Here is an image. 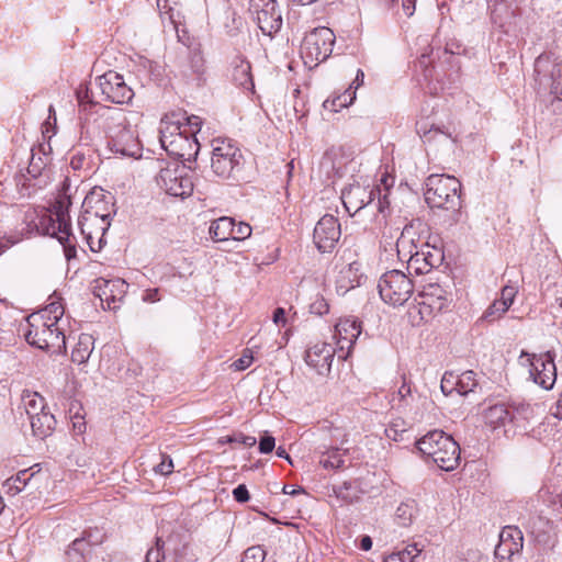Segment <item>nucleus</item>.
<instances>
[{
	"mask_svg": "<svg viewBox=\"0 0 562 562\" xmlns=\"http://www.w3.org/2000/svg\"><path fill=\"white\" fill-rule=\"evenodd\" d=\"M89 548L90 544L86 538H78L71 542L66 553L71 560L80 561V559L85 557V553L89 550Z\"/></svg>",
	"mask_w": 562,
	"mask_h": 562,
	"instance_id": "42",
	"label": "nucleus"
},
{
	"mask_svg": "<svg viewBox=\"0 0 562 562\" xmlns=\"http://www.w3.org/2000/svg\"><path fill=\"white\" fill-rule=\"evenodd\" d=\"M136 67L138 68L139 72H144L149 78L151 76H160V66L148 58L139 57Z\"/></svg>",
	"mask_w": 562,
	"mask_h": 562,
	"instance_id": "43",
	"label": "nucleus"
},
{
	"mask_svg": "<svg viewBox=\"0 0 562 562\" xmlns=\"http://www.w3.org/2000/svg\"><path fill=\"white\" fill-rule=\"evenodd\" d=\"M232 79L247 91H252L255 88L250 63L241 55H237L232 61Z\"/></svg>",
	"mask_w": 562,
	"mask_h": 562,
	"instance_id": "22",
	"label": "nucleus"
},
{
	"mask_svg": "<svg viewBox=\"0 0 562 562\" xmlns=\"http://www.w3.org/2000/svg\"><path fill=\"white\" fill-rule=\"evenodd\" d=\"M71 204L68 195L59 196L53 204L49 215L50 225L47 234L57 237L64 247L65 257L70 260L76 257V237L70 231L69 206Z\"/></svg>",
	"mask_w": 562,
	"mask_h": 562,
	"instance_id": "6",
	"label": "nucleus"
},
{
	"mask_svg": "<svg viewBox=\"0 0 562 562\" xmlns=\"http://www.w3.org/2000/svg\"><path fill=\"white\" fill-rule=\"evenodd\" d=\"M522 544L524 536L521 530L515 526H506L499 533V541L495 548V557L502 560H509L522 550Z\"/></svg>",
	"mask_w": 562,
	"mask_h": 562,
	"instance_id": "18",
	"label": "nucleus"
},
{
	"mask_svg": "<svg viewBox=\"0 0 562 562\" xmlns=\"http://www.w3.org/2000/svg\"><path fill=\"white\" fill-rule=\"evenodd\" d=\"M395 178L384 170L381 173L380 184L373 188L375 190V196L378 198L376 207L378 211L385 216L386 211L390 209V195L391 189L394 187Z\"/></svg>",
	"mask_w": 562,
	"mask_h": 562,
	"instance_id": "25",
	"label": "nucleus"
},
{
	"mask_svg": "<svg viewBox=\"0 0 562 562\" xmlns=\"http://www.w3.org/2000/svg\"><path fill=\"white\" fill-rule=\"evenodd\" d=\"M159 134L161 147L170 156L188 160L198 154V139L189 136L187 128L182 130L179 122L161 121Z\"/></svg>",
	"mask_w": 562,
	"mask_h": 562,
	"instance_id": "5",
	"label": "nucleus"
},
{
	"mask_svg": "<svg viewBox=\"0 0 562 562\" xmlns=\"http://www.w3.org/2000/svg\"><path fill=\"white\" fill-rule=\"evenodd\" d=\"M97 283V295L101 302L105 303L109 310L117 308L116 303L121 302L125 296L128 284L120 278L114 280L100 279Z\"/></svg>",
	"mask_w": 562,
	"mask_h": 562,
	"instance_id": "19",
	"label": "nucleus"
},
{
	"mask_svg": "<svg viewBox=\"0 0 562 562\" xmlns=\"http://www.w3.org/2000/svg\"><path fill=\"white\" fill-rule=\"evenodd\" d=\"M206 66H205V59L202 54V50L200 47H194L189 50L188 59L182 65V74L183 75H193L198 79H201L202 76L205 74Z\"/></svg>",
	"mask_w": 562,
	"mask_h": 562,
	"instance_id": "29",
	"label": "nucleus"
},
{
	"mask_svg": "<svg viewBox=\"0 0 562 562\" xmlns=\"http://www.w3.org/2000/svg\"><path fill=\"white\" fill-rule=\"evenodd\" d=\"M178 2L177 0H157V9L161 18L167 16L173 27H177L179 21V13L176 14L173 5Z\"/></svg>",
	"mask_w": 562,
	"mask_h": 562,
	"instance_id": "41",
	"label": "nucleus"
},
{
	"mask_svg": "<svg viewBox=\"0 0 562 562\" xmlns=\"http://www.w3.org/2000/svg\"><path fill=\"white\" fill-rule=\"evenodd\" d=\"M249 11L263 34L271 35L281 29L282 16L276 0H250Z\"/></svg>",
	"mask_w": 562,
	"mask_h": 562,
	"instance_id": "14",
	"label": "nucleus"
},
{
	"mask_svg": "<svg viewBox=\"0 0 562 562\" xmlns=\"http://www.w3.org/2000/svg\"><path fill=\"white\" fill-rule=\"evenodd\" d=\"M109 214L100 215L97 211L92 212L88 209L79 216L78 227L81 235L87 240L90 249L95 251L93 238L94 236L103 235L106 227L109 226Z\"/></svg>",
	"mask_w": 562,
	"mask_h": 562,
	"instance_id": "17",
	"label": "nucleus"
},
{
	"mask_svg": "<svg viewBox=\"0 0 562 562\" xmlns=\"http://www.w3.org/2000/svg\"><path fill=\"white\" fill-rule=\"evenodd\" d=\"M420 400V395L413 392L411 382H407L405 378H403V383L398 387L397 392L392 395L391 403L393 407L400 411L412 412L415 404Z\"/></svg>",
	"mask_w": 562,
	"mask_h": 562,
	"instance_id": "23",
	"label": "nucleus"
},
{
	"mask_svg": "<svg viewBox=\"0 0 562 562\" xmlns=\"http://www.w3.org/2000/svg\"><path fill=\"white\" fill-rule=\"evenodd\" d=\"M64 315V307L60 302L52 301L40 312L32 314L30 317L34 321H44L60 326V321Z\"/></svg>",
	"mask_w": 562,
	"mask_h": 562,
	"instance_id": "31",
	"label": "nucleus"
},
{
	"mask_svg": "<svg viewBox=\"0 0 562 562\" xmlns=\"http://www.w3.org/2000/svg\"><path fill=\"white\" fill-rule=\"evenodd\" d=\"M509 409L512 424L521 427L535 417L538 406L525 401H513L509 404Z\"/></svg>",
	"mask_w": 562,
	"mask_h": 562,
	"instance_id": "26",
	"label": "nucleus"
},
{
	"mask_svg": "<svg viewBox=\"0 0 562 562\" xmlns=\"http://www.w3.org/2000/svg\"><path fill=\"white\" fill-rule=\"evenodd\" d=\"M157 184L166 193L177 198L189 196L193 191L190 171L184 165L178 162L169 164L159 171Z\"/></svg>",
	"mask_w": 562,
	"mask_h": 562,
	"instance_id": "10",
	"label": "nucleus"
},
{
	"mask_svg": "<svg viewBox=\"0 0 562 562\" xmlns=\"http://www.w3.org/2000/svg\"><path fill=\"white\" fill-rule=\"evenodd\" d=\"M475 373L471 370L462 372L460 375H454V389L460 395H467L472 392L477 385Z\"/></svg>",
	"mask_w": 562,
	"mask_h": 562,
	"instance_id": "38",
	"label": "nucleus"
},
{
	"mask_svg": "<svg viewBox=\"0 0 562 562\" xmlns=\"http://www.w3.org/2000/svg\"><path fill=\"white\" fill-rule=\"evenodd\" d=\"M266 560V551L260 546H254L248 548L244 554L240 562H265Z\"/></svg>",
	"mask_w": 562,
	"mask_h": 562,
	"instance_id": "45",
	"label": "nucleus"
},
{
	"mask_svg": "<svg viewBox=\"0 0 562 562\" xmlns=\"http://www.w3.org/2000/svg\"><path fill=\"white\" fill-rule=\"evenodd\" d=\"M329 310V306L327 302L323 297H317L312 304H311V311L314 314L323 315L326 314Z\"/></svg>",
	"mask_w": 562,
	"mask_h": 562,
	"instance_id": "57",
	"label": "nucleus"
},
{
	"mask_svg": "<svg viewBox=\"0 0 562 562\" xmlns=\"http://www.w3.org/2000/svg\"><path fill=\"white\" fill-rule=\"evenodd\" d=\"M32 476L33 474L27 475V470L20 471L15 476L8 479L3 486L7 487L12 495H15L24 488Z\"/></svg>",
	"mask_w": 562,
	"mask_h": 562,
	"instance_id": "40",
	"label": "nucleus"
},
{
	"mask_svg": "<svg viewBox=\"0 0 562 562\" xmlns=\"http://www.w3.org/2000/svg\"><path fill=\"white\" fill-rule=\"evenodd\" d=\"M341 235L340 224L334 215H324L315 225L314 243L321 252L331 251Z\"/></svg>",
	"mask_w": 562,
	"mask_h": 562,
	"instance_id": "15",
	"label": "nucleus"
},
{
	"mask_svg": "<svg viewBox=\"0 0 562 562\" xmlns=\"http://www.w3.org/2000/svg\"><path fill=\"white\" fill-rule=\"evenodd\" d=\"M251 232H252V229L249 224L244 223V222H239L238 224H236L234 222L231 239L244 240L251 235Z\"/></svg>",
	"mask_w": 562,
	"mask_h": 562,
	"instance_id": "47",
	"label": "nucleus"
},
{
	"mask_svg": "<svg viewBox=\"0 0 562 562\" xmlns=\"http://www.w3.org/2000/svg\"><path fill=\"white\" fill-rule=\"evenodd\" d=\"M276 439L272 436H265L259 441V451L261 453H269L274 449Z\"/></svg>",
	"mask_w": 562,
	"mask_h": 562,
	"instance_id": "58",
	"label": "nucleus"
},
{
	"mask_svg": "<svg viewBox=\"0 0 562 562\" xmlns=\"http://www.w3.org/2000/svg\"><path fill=\"white\" fill-rule=\"evenodd\" d=\"M155 472L161 475H169L173 471L172 459L167 454H161V462L155 467Z\"/></svg>",
	"mask_w": 562,
	"mask_h": 562,
	"instance_id": "50",
	"label": "nucleus"
},
{
	"mask_svg": "<svg viewBox=\"0 0 562 562\" xmlns=\"http://www.w3.org/2000/svg\"><path fill=\"white\" fill-rule=\"evenodd\" d=\"M498 304H501V301L499 300H495L490 306L485 311L484 313V318L492 322V321H495L497 318H499L502 315H504L508 308H502V306H499Z\"/></svg>",
	"mask_w": 562,
	"mask_h": 562,
	"instance_id": "48",
	"label": "nucleus"
},
{
	"mask_svg": "<svg viewBox=\"0 0 562 562\" xmlns=\"http://www.w3.org/2000/svg\"><path fill=\"white\" fill-rule=\"evenodd\" d=\"M26 341L40 349L53 353L66 351V337L60 326L44 321H34L29 317V330L25 333Z\"/></svg>",
	"mask_w": 562,
	"mask_h": 562,
	"instance_id": "7",
	"label": "nucleus"
},
{
	"mask_svg": "<svg viewBox=\"0 0 562 562\" xmlns=\"http://www.w3.org/2000/svg\"><path fill=\"white\" fill-rule=\"evenodd\" d=\"M227 20H229V22L225 23L226 34L234 37L240 32L244 26V21L235 12H229L227 14Z\"/></svg>",
	"mask_w": 562,
	"mask_h": 562,
	"instance_id": "44",
	"label": "nucleus"
},
{
	"mask_svg": "<svg viewBox=\"0 0 562 562\" xmlns=\"http://www.w3.org/2000/svg\"><path fill=\"white\" fill-rule=\"evenodd\" d=\"M335 44V34L328 27H317L307 34L302 44L306 57L317 63L326 60Z\"/></svg>",
	"mask_w": 562,
	"mask_h": 562,
	"instance_id": "13",
	"label": "nucleus"
},
{
	"mask_svg": "<svg viewBox=\"0 0 562 562\" xmlns=\"http://www.w3.org/2000/svg\"><path fill=\"white\" fill-rule=\"evenodd\" d=\"M143 301L147 303H155L160 301L158 289H148L143 294Z\"/></svg>",
	"mask_w": 562,
	"mask_h": 562,
	"instance_id": "63",
	"label": "nucleus"
},
{
	"mask_svg": "<svg viewBox=\"0 0 562 562\" xmlns=\"http://www.w3.org/2000/svg\"><path fill=\"white\" fill-rule=\"evenodd\" d=\"M234 218L223 216L213 221L210 225L209 233L213 240L224 241L232 237Z\"/></svg>",
	"mask_w": 562,
	"mask_h": 562,
	"instance_id": "30",
	"label": "nucleus"
},
{
	"mask_svg": "<svg viewBox=\"0 0 562 562\" xmlns=\"http://www.w3.org/2000/svg\"><path fill=\"white\" fill-rule=\"evenodd\" d=\"M431 313L432 308L430 303L423 301L408 308V321L413 326H420L431 316Z\"/></svg>",
	"mask_w": 562,
	"mask_h": 562,
	"instance_id": "37",
	"label": "nucleus"
},
{
	"mask_svg": "<svg viewBox=\"0 0 562 562\" xmlns=\"http://www.w3.org/2000/svg\"><path fill=\"white\" fill-rule=\"evenodd\" d=\"M416 0H398L392 8L401 4L403 14L407 18L412 16L415 12Z\"/></svg>",
	"mask_w": 562,
	"mask_h": 562,
	"instance_id": "60",
	"label": "nucleus"
},
{
	"mask_svg": "<svg viewBox=\"0 0 562 562\" xmlns=\"http://www.w3.org/2000/svg\"><path fill=\"white\" fill-rule=\"evenodd\" d=\"M520 361L528 367L529 376L543 390H551L557 381V368L550 352L535 355L522 351Z\"/></svg>",
	"mask_w": 562,
	"mask_h": 562,
	"instance_id": "11",
	"label": "nucleus"
},
{
	"mask_svg": "<svg viewBox=\"0 0 562 562\" xmlns=\"http://www.w3.org/2000/svg\"><path fill=\"white\" fill-rule=\"evenodd\" d=\"M440 389H441L442 393L446 394V395H449L453 391H456V389H454V375L452 373H450V374L446 373L442 376Z\"/></svg>",
	"mask_w": 562,
	"mask_h": 562,
	"instance_id": "53",
	"label": "nucleus"
},
{
	"mask_svg": "<svg viewBox=\"0 0 562 562\" xmlns=\"http://www.w3.org/2000/svg\"><path fill=\"white\" fill-rule=\"evenodd\" d=\"M95 88L100 91L101 102L109 101L112 103H128L134 91L128 87L123 77L115 71H108L95 79Z\"/></svg>",
	"mask_w": 562,
	"mask_h": 562,
	"instance_id": "12",
	"label": "nucleus"
},
{
	"mask_svg": "<svg viewBox=\"0 0 562 562\" xmlns=\"http://www.w3.org/2000/svg\"><path fill=\"white\" fill-rule=\"evenodd\" d=\"M212 147L211 168L213 172L220 178H231L241 166L240 149L227 138L213 139Z\"/></svg>",
	"mask_w": 562,
	"mask_h": 562,
	"instance_id": "9",
	"label": "nucleus"
},
{
	"mask_svg": "<svg viewBox=\"0 0 562 562\" xmlns=\"http://www.w3.org/2000/svg\"><path fill=\"white\" fill-rule=\"evenodd\" d=\"M252 362V356L250 353H247V352H244V355L238 358L237 360H235L232 364V367L236 370V371H241V370H245L247 369Z\"/></svg>",
	"mask_w": 562,
	"mask_h": 562,
	"instance_id": "56",
	"label": "nucleus"
},
{
	"mask_svg": "<svg viewBox=\"0 0 562 562\" xmlns=\"http://www.w3.org/2000/svg\"><path fill=\"white\" fill-rule=\"evenodd\" d=\"M108 126L110 150L120 157L138 158L142 156V145L137 131L131 125L122 110L115 111Z\"/></svg>",
	"mask_w": 562,
	"mask_h": 562,
	"instance_id": "2",
	"label": "nucleus"
},
{
	"mask_svg": "<svg viewBox=\"0 0 562 562\" xmlns=\"http://www.w3.org/2000/svg\"><path fill=\"white\" fill-rule=\"evenodd\" d=\"M396 516L403 519V525L409 524L413 517L412 507L407 504H401L396 509Z\"/></svg>",
	"mask_w": 562,
	"mask_h": 562,
	"instance_id": "54",
	"label": "nucleus"
},
{
	"mask_svg": "<svg viewBox=\"0 0 562 562\" xmlns=\"http://www.w3.org/2000/svg\"><path fill=\"white\" fill-rule=\"evenodd\" d=\"M93 350V340L90 335L81 334L71 351V360L78 364L87 362Z\"/></svg>",
	"mask_w": 562,
	"mask_h": 562,
	"instance_id": "32",
	"label": "nucleus"
},
{
	"mask_svg": "<svg viewBox=\"0 0 562 562\" xmlns=\"http://www.w3.org/2000/svg\"><path fill=\"white\" fill-rule=\"evenodd\" d=\"M422 552V549L417 547L416 543L407 546L404 550L400 551L404 562H414L415 558Z\"/></svg>",
	"mask_w": 562,
	"mask_h": 562,
	"instance_id": "52",
	"label": "nucleus"
},
{
	"mask_svg": "<svg viewBox=\"0 0 562 562\" xmlns=\"http://www.w3.org/2000/svg\"><path fill=\"white\" fill-rule=\"evenodd\" d=\"M533 87L539 94L562 100V60L551 54H541L535 60Z\"/></svg>",
	"mask_w": 562,
	"mask_h": 562,
	"instance_id": "3",
	"label": "nucleus"
},
{
	"mask_svg": "<svg viewBox=\"0 0 562 562\" xmlns=\"http://www.w3.org/2000/svg\"><path fill=\"white\" fill-rule=\"evenodd\" d=\"M30 423L34 436L44 439L53 432L56 419L53 414L45 411L31 417Z\"/></svg>",
	"mask_w": 562,
	"mask_h": 562,
	"instance_id": "28",
	"label": "nucleus"
},
{
	"mask_svg": "<svg viewBox=\"0 0 562 562\" xmlns=\"http://www.w3.org/2000/svg\"><path fill=\"white\" fill-rule=\"evenodd\" d=\"M419 254H420V260H423L425 262V265L430 268L435 267L441 260V256L439 254L437 256H435L430 251H427V252L419 251Z\"/></svg>",
	"mask_w": 562,
	"mask_h": 562,
	"instance_id": "62",
	"label": "nucleus"
},
{
	"mask_svg": "<svg viewBox=\"0 0 562 562\" xmlns=\"http://www.w3.org/2000/svg\"><path fill=\"white\" fill-rule=\"evenodd\" d=\"M355 99H356V92H355V90H352V86H350L341 94H338L334 98L326 99L323 103V108L330 112H338L339 110L352 104Z\"/></svg>",
	"mask_w": 562,
	"mask_h": 562,
	"instance_id": "34",
	"label": "nucleus"
},
{
	"mask_svg": "<svg viewBox=\"0 0 562 562\" xmlns=\"http://www.w3.org/2000/svg\"><path fill=\"white\" fill-rule=\"evenodd\" d=\"M22 402L29 418L45 412V398L37 392L24 391Z\"/></svg>",
	"mask_w": 562,
	"mask_h": 562,
	"instance_id": "33",
	"label": "nucleus"
},
{
	"mask_svg": "<svg viewBox=\"0 0 562 562\" xmlns=\"http://www.w3.org/2000/svg\"><path fill=\"white\" fill-rule=\"evenodd\" d=\"M77 99L80 103H100L101 97L99 89L95 88V81L87 86H80L77 90Z\"/></svg>",
	"mask_w": 562,
	"mask_h": 562,
	"instance_id": "39",
	"label": "nucleus"
},
{
	"mask_svg": "<svg viewBox=\"0 0 562 562\" xmlns=\"http://www.w3.org/2000/svg\"><path fill=\"white\" fill-rule=\"evenodd\" d=\"M333 492L341 505L352 504L360 497L359 488L353 482H344L341 485L334 486Z\"/></svg>",
	"mask_w": 562,
	"mask_h": 562,
	"instance_id": "36",
	"label": "nucleus"
},
{
	"mask_svg": "<svg viewBox=\"0 0 562 562\" xmlns=\"http://www.w3.org/2000/svg\"><path fill=\"white\" fill-rule=\"evenodd\" d=\"M416 0H398L392 8L401 4L403 14L407 18L412 16L415 12Z\"/></svg>",
	"mask_w": 562,
	"mask_h": 562,
	"instance_id": "59",
	"label": "nucleus"
},
{
	"mask_svg": "<svg viewBox=\"0 0 562 562\" xmlns=\"http://www.w3.org/2000/svg\"><path fill=\"white\" fill-rule=\"evenodd\" d=\"M234 498L239 503H245L249 499V492L246 485L240 484L233 491Z\"/></svg>",
	"mask_w": 562,
	"mask_h": 562,
	"instance_id": "61",
	"label": "nucleus"
},
{
	"mask_svg": "<svg viewBox=\"0 0 562 562\" xmlns=\"http://www.w3.org/2000/svg\"><path fill=\"white\" fill-rule=\"evenodd\" d=\"M460 189V181L452 176L430 175L426 180L425 201L430 207L457 210Z\"/></svg>",
	"mask_w": 562,
	"mask_h": 562,
	"instance_id": "4",
	"label": "nucleus"
},
{
	"mask_svg": "<svg viewBox=\"0 0 562 562\" xmlns=\"http://www.w3.org/2000/svg\"><path fill=\"white\" fill-rule=\"evenodd\" d=\"M342 199L345 205L350 203L353 204L357 210H360L374 201L375 190H368L359 184L351 186L348 190L342 191Z\"/></svg>",
	"mask_w": 562,
	"mask_h": 562,
	"instance_id": "24",
	"label": "nucleus"
},
{
	"mask_svg": "<svg viewBox=\"0 0 562 562\" xmlns=\"http://www.w3.org/2000/svg\"><path fill=\"white\" fill-rule=\"evenodd\" d=\"M336 349L326 342H316L305 352V362L319 374L328 372L331 367Z\"/></svg>",
	"mask_w": 562,
	"mask_h": 562,
	"instance_id": "20",
	"label": "nucleus"
},
{
	"mask_svg": "<svg viewBox=\"0 0 562 562\" xmlns=\"http://www.w3.org/2000/svg\"><path fill=\"white\" fill-rule=\"evenodd\" d=\"M414 221L406 224L396 241L398 258L402 261H407L408 263H418L420 261L419 249L414 239Z\"/></svg>",
	"mask_w": 562,
	"mask_h": 562,
	"instance_id": "21",
	"label": "nucleus"
},
{
	"mask_svg": "<svg viewBox=\"0 0 562 562\" xmlns=\"http://www.w3.org/2000/svg\"><path fill=\"white\" fill-rule=\"evenodd\" d=\"M161 559H164V553L161 551L159 540H157V546L147 551L145 562H160Z\"/></svg>",
	"mask_w": 562,
	"mask_h": 562,
	"instance_id": "55",
	"label": "nucleus"
},
{
	"mask_svg": "<svg viewBox=\"0 0 562 562\" xmlns=\"http://www.w3.org/2000/svg\"><path fill=\"white\" fill-rule=\"evenodd\" d=\"M345 452L339 448H330L319 456V464L326 470H337L345 467Z\"/></svg>",
	"mask_w": 562,
	"mask_h": 562,
	"instance_id": "35",
	"label": "nucleus"
},
{
	"mask_svg": "<svg viewBox=\"0 0 562 562\" xmlns=\"http://www.w3.org/2000/svg\"><path fill=\"white\" fill-rule=\"evenodd\" d=\"M360 334L361 324L357 318L345 317L339 319L335 326L334 334L339 358L345 360L350 356L353 345Z\"/></svg>",
	"mask_w": 562,
	"mask_h": 562,
	"instance_id": "16",
	"label": "nucleus"
},
{
	"mask_svg": "<svg viewBox=\"0 0 562 562\" xmlns=\"http://www.w3.org/2000/svg\"><path fill=\"white\" fill-rule=\"evenodd\" d=\"M186 124L182 125V130L187 128L189 136L195 137V133L200 131L202 120L200 116L191 115L186 119Z\"/></svg>",
	"mask_w": 562,
	"mask_h": 562,
	"instance_id": "49",
	"label": "nucleus"
},
{
	"mask_svg": "<svg viewBox=\"0 0 562 562\" xmlns=\"http://www.w3.org/2000/svg\"><path fill=\"white\" fill-rule=\"evenodd\" d=\"M273 322L277 324V325H280V324H284L285 323V312L282 307H278L274 312H273Z\"/></svg>",
	"mask_w": 562,
	"mask_h": 562,
	"instance_id": "64",
	"label": "nucleus"
},
{
	"mask_svg": "<svg viewBox=\"0 0 562 562\" xmlns=\"http://www.w3.org/2000/svg\"><path fill=\"white\" fill-rule=\"evenodd\" d=\"M484 420L494 429L512 424L509 405L496 404L488 407L484 412Z\"/></svg>",
	"mask_w": 562,
	"mask_h": 562,
	"instance_id": "27",
	"label": "nucleus"
},
{
	"mask_svg": "<svg viewBox=\"0 0 562 562\" xmlns=\"http://www.w3.org/2000/svg\"><path fill=\"white\" fill-rule=\"evenodd\" d=\"M224 441L225 442H237V443H241L247 447H252L256 445L257 439L254 436H246L243 434H238V435L225 437Z\"/></svg>",
	"mask_w": 562,
	"mask_h": 562,
	"instance_id": "51",
	"label": "nucleus"
},
{
	"mask_svg": "<svg viewBox=\"0 0 562 562\" xmlns=\"http://www.w3.org/2000/svg\"><path fill=\"white\" fill-rule=\"evenodd\" d=\"M378 289L385 303L392 306H402L412 296L414 284L403 271L391 270L381 276Z\"/></svg>",
	"mask_w": 562,
	"mask_h": 562,
	"instance_id": "8",
	"label": "nucleus"
},
{
	"mask_svg": "<svg viewBox=\"0 0 562 562\" xmlns=\"http://www.w3.org/2000/svg\"><path fill=\"white\" fill-rule=\"evenodd\" d=\"M517 293H518V290L516 286L505 285L502 289L501 299H499L501 304H498V305L502 306V308H509L510 305L514 303V300H515Z\"/></svg>",
	"mask_w": 562,
	"mask_h": 562,
	"instance_id": "46",
	"label": "nucleus"
},
{
	"mask_svg": "<svg viewBox=\"0 0 562 562\" xmlns=\"http://www.w3.org/2000/svg\"><path fill=\"white\" fill-rule=\"evenodd\" d=\"M416 445L426 458L443 471H453L460 463L458 442L442 430L435 429L427 432Z\"/></svg>",
	"mask_w": 562,
	"mask_h": 562,
	"instance_id": "1",
	"label": "nucleus"
}]
</instances>
